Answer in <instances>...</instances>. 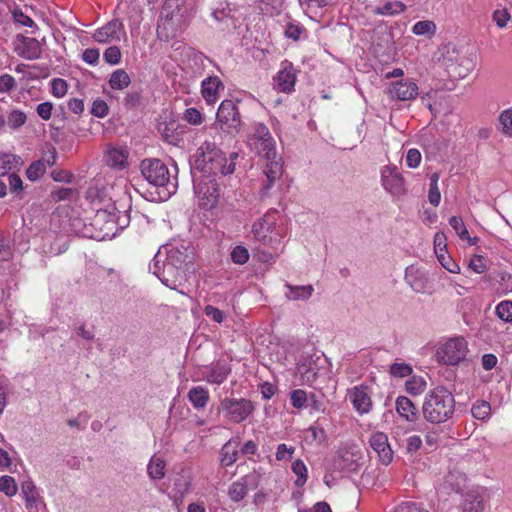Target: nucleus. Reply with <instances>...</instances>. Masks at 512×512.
<instances>
[{"label":"nucleus","instance_id":"46","mask_svg":"<svg viewBox=\"0 0 512 512\" xmlns=\"http://www.w3.org/2000/svg\"><path fill=\"white\" fill-rule=\"evenodd\" d=\"M260 2L261 10L270 15L279 14L283 6V0H260Z\"/></svg>","mask_w":512,"mask_h":512},{"label":"nucleus","instance_id":"39","mask_svg":"<svg viewBox=\"0 0 512 512\" xmlns=\"http://www.w3.org/2000/svg\"><path fill=\"white\" fill-rule=\"evenodd\" d=\"M406 391L411 395H419L426 388V381L420 376L411 377L405 384Z\"/></svg>","mask_w":512,"mask_h":512},{"label":"nucleus","instance_id":"13","mask_svg":"<svg viewBox=\"0 0 512 512\" xmlns=\"http://www.w3.org/2000/svg\"><path fill=\"white\" fill-rule=\"evenodd\" d=\"M381 181L391 195L400 196L406 192L405 180L395 165H386L381 169Z\"/></svg>","mask_w":512,"mask_h":512},{"label":"nucleus","instance_id":"40","mask_svg":"<svg viewBox=\"0 0 512 512\" xmlns=\"http://www.w3.org/2000/svg\"><path fill=\"white\" fill-rule=\"evenodd\" d=\"M412 32L415 35L432 36L436 32V25L433 21L430 20L419 21L413 25Z\"/></svg>","mask_w":512,"mask_h":512},{"label":"nucleus","instance_id":"2","mask_svg":"<svg viewBox=\"0 0 512 512\" xmlns=\"http://www.w3.org/2000/svg\"><path fill=\"white\" fill-rule=\"evenodd\" d=\"M455 412V399L451 391L444 386L429 390L424 398L422 414L432 424H440L452 418Z\"/></svg>","mask_w":512,"mask_h":512},{"label":"nucleus","instance_id":"52","mask_svg":"<svg viewBox=\"0 0 512 512\" xmlns=\"http://www.w3.org/2000/svg\"><path fill=\"white\" fill-rule=\"evenodd\" d=\"M500 124L504 134L512 137V110L503 111L499 116Z\"/></svg>","mask_w":512,"mask_h":512},{"label":"nucleus","instance_id":"38","mask_svg":"<svg viewBox=\"0 0 512 512\" xmlns=\"http://www.w3.org/2000/svg\"><path fill=\"white\" fill-rule=\"evenodd\" d=\"M292 471L297 475L295 485L302 487L307 481L308 471L307 467L301 459H297L292 463Z\"/></svg>","mask_w":512,"mask_h":512},{"label":"nucleus","instance_id":"57","mask_svg":"<svg viewBox=\"0 0 512 512\" xmlns=\"http://www.w3.org/2000/svg\"><path fill=\"white\" fill-rule=\"evenodd\" d=\"M13 19L16 23L25 27H34L35 22L26 15L21 9H14L12 12Z\"/></svg>","mask_w":512,"mask_h":512},{"label":"nucleus","instance_id":"61","mask_svg":"<svg viewBox=\"0 0 512 512\" xmlns=\"http://www.w3.org/2000/svg\"><path fill=\"white\" fill-rule=\"evenodd\" d=\"M75 190L72 188H57L51 192V197L54 201L59 202L70 199Z\"/></svg>","mask_w":512,"mask_h":512},{"label":"nucleus","instance_id":"10","mask_svg":"<svg viewBox=\"0 0 512 512\" xmlns=\"http://www.w3.org/2000/svg\"><path fill=\"white\" fill-rule=\"evenodd\" d=\"M468 352L467 342L463 337L451 338L436 350V359L445 365H457L465 359Z\"/></svg>","mask_w":512,"mask_h":512},{"label":"nucleus","instance_id":"24","mask_svg":"<svg viewBox=\"0 0 512 512\" xmlns=\"http://www.w3.org/2000/svg\"><path fill=\"white\" fill-rule=\"evenodd\" d=\"M22 46L19 55L28 60L38 59L41 55V46L37 39L21 37Z\"/></svg>","mask_w":512,"mask_h":512},{"label":"nucleus","instance_id":"56","mask_svg":"<svg viewBox=\"0 0 512 512\" xmlns=\"http://www.w3.org/2000/svg\"><path fill=\"white\" fill-rule=\"evenodd\" d=\"M90 112L93 116L104 118L108 114V105L104 100L96 99Z\"/></svg>","mask_w":512,"mask_h":512},{"label":"nucleus","instance_id":"9","mask_svg":"<svg viewBox=\"0 0 512 512\" xmlns=\"http://www.w3.org/2000/svg\"><path fill=\"white\" fill-rule=\"evenodd\" d=\"M218 409L230 422L241 423L253 413L255 406L249 399L226 397L221 400Z\"/></svg>","mask_w":512,"mask_h":512},{"label":"nucleus","instance_id":"50","mask_svg":"<svg viewBox=\"0 0 512 512\" xmlns=\"http://www.w3.org/2000/svg\"><path fill=\"white\" fill-rule=\"evenodd\" d=\"M190 481L180 476L174 480L173 491L179 494L180 501H183L185 494L189 491Z\"/></svg>","mask_w":512,"mask_h":512},{"label":"nucleus","instance_id":"36","mask_svg":"<svg viewBox=\"0 0 512 512\" xmlns=\"http://www.w3.org/2000/svg\"><path fill=\"white\" fill-rule=\"evenodd\" d=\"M238 452L235 448H233L230 442H227L223 445L221 449V459L220 463L224 467H228L233 465L237 461Z\"/></svg>","mask_w":512,"mask_h":512},{"label":"nucleus","instance_id":"47","mask_svg":"<svg viewBox=\"0 0 512 512\" xmlns=\"http://www.w3.org/2000/svg\"><path fill=\"white\" fill-rule=\"evenodd\" d=\"M305 32V28L298 23L289 22L286 25L284 34L287 38L293 39L294 41H298L302 33Z\"/></svg>","mask_w":512,"mask_h":512},{"label":"nucleus","instance_id":"62","mask_svg":"<svg viewBox=\"0 0 512 512\" xmlns=\"http://www.w3.org/2000/svg\"><path fill=\"white\" fill-rule=\"evenodd\" d=\"M438 260L441 265L451 273H459L460 267L455 263L450 256L446 254H438Z\"/></svg>","mask_w":512,"mask_h":512},{"label":"nucleus","instance_id":"49","mask_svg":"<svg viewBox=\"0 0 512 512\" xmlns=\"http://www.w3.org/2000/svg\"><path fill=\"white\" fill-rule=\"evenodd\" d=\"M231 260L235 264L243 265L249 260L248 250L241 245L236 246L231 252Z\"/></svg>","mask_w":512,"mask_h":512},{"label":"nucleus","instance_id":"20","mask_svg":"<svg viewBox=\"0 0 512 512\" xmlns=\"http://www.w3.org/2000/svg\"><path fill=\"white\" fill-rule=\"evenodd\" d=\"M220 90H224V84L217 76H209L201 83V94L207 104L218 100Z\"/></svg>","mask_w":512,"mask_h":512},{"label":"nucleus","instance_id":"22","mask_svg":"<svg viewBox=\"0 0 512 512\" xmlns=\"http://www.w3.org/2000/svg\"><path fill=\"white\" fill-rule=\"evenodd\" d=\"M405 281L413 291L421 293L425 291L428 278L421 270L410 266L405 270Z\"/></svg>","mask_w":512,"mask_h":512},{"label":"nucleus","instance_id":"18","mask_svg":"<svg viewBox=\"0 0 512 512\" xmlns=\"http://www.w3.org/2000/svg\"><path fill=\"white\" fill-rule=\"evenodd\" d=\"M349 399L354 409L360 414L368 413L372 407V400L367 392V387L355 386L349 391Z\"/></svg>","mask_w":512,"mask_h":512},{"label":"nucleus","instance_id":"60","mask_svg":"<svg viewBox=\"0 0 512 512\" xmlns=\"http://www.w3.org/2000/svg\"><path fill=\"white\" fill-rule=\"evenodd\" d=\"M421 153L418 149H409L406 155V165L409 168H417L421 163Z\"/></svg>","mask_w":512,"mask_h":512},{"label":"nucleus","instance_id":"5","mask_svg":"<svg viewBox=\"0 0 512 512\" xmlns=\"http://www.w3.org/2000/svg\"><path fill=\"white\" fill-rule=\"evenodd\" d=\"M142 175L152 185L162 189L163 198L174 195L178 189V167L174 166L175 175H172L168 167L160 159H144L140 165Z\"/></svg>","mask_w":512,"mask_h":512},{"label":"nucleus","instance_id":"29","mask_svg":"<svg viewBox=\"0 0 512 512\" xmlns=\"http://www.w3.org/2000/svg\"><path fill=\"white\" fill-rule=\"evenodd\" d=\"M188 399L196 409L204 408L209 400L207 389L202 386H196L188 392Z\"/></svg>","mask_w":512,"mask_h":512},{"label":"nucleus","instance_id":"23","mask_svg":"<svg viewBox=\"0 0 512 512\" xmlns=\"http://www.w3.org/2000/svg\"><path fill=\"white\" fill-rule=\"evenodd\" d=\"M396 410L407 421L414 422L417 419L418 410L414 403L406 396H399L396 399Z\"/></svg>","mask_w":512,"mask_h":512},{"label":"nucleus","instance_id":"19","mask_svg":"<svg viewBox=\"0 0 512 512\" xmlns=\"http://www.w3.org/2000/svg\"><path fill=\"white\" fill-rule=\"evenodd\" d=\"M296 82V75L293 65L289 61L282 62V68L275 77V83L282 92L289 93L293 90Z\"/></svg>","mask_w":512,"mask_h":512},{"label":"nucleus","instance_id":"16","mask_svg":"<svg viewBox=\"0 0 512 512\" xmlns=\"http://www.w3.org/2000/svg\"><path fill=\"white\" fill-rule=\"evenodd\" d=\"M231 366L228 363L218 361L203 370V380L210 384L221 385L231 374Z\"/></svg>","mask_w":512,"mask_h":512},{"label":"nucleus","instance_id":"43","mask_svg":"<svg viewBox=\"0 0 512 512\" xmlns=\"http://www.w3.org/2000/svg\"><path fill=\"white\" fill-rule=\"evenodd\" d=\"M496 315L503 321L512 322V301L504 300L496 306Z\"/></svg>","mask_w":512,"mask_h":512},{"label":"nucleus","instance_id":"25","mask_svg":"<svg viewBox=\"0 0 512 512\" xmlns=\"http://www.w3.org/2000/svg\"><path fill=\"white\" fill-rule=\"evenodd\" d=\"M128 153L121 148H110L105 156V162L112 168H124L127 162Z\"/></svg>","mask_w":512,"mask_h":512},{"label":"nucleus","instance_id":"17","mask_svg":"<svg viewBox=\"0 0 512 512\" xmlns=\"http://www.w3.org/2000/svg\"><path fill=\"white\" fill-rule=\"evenodd\" d=\"M370 445L377 453L379 460L384 465H388L393 460V451L389 445L388 437L382 432L374 433L370 438Z\"/></svg>","mask_w":512,"mask_h":512},{"label":"nucleus","instance_id":"6","mask_svg":"<svg viewBox=\"0 0 512 512\" xmlns=\"http://www.w3.org/2000/svg\"><path fill=\"white\" fill-rule=\"evenodd\" d=\"M276 213L275 210L268 212L262 218L254 222L252 234L258 242L273 249L277 256L279 252L282 251V237L276 227Z\"/></svg>","mask_w":512,"mask_h":512},{"label":"nucleus","instance_id":"48","mask_svg":"<svg viewBox=\"0 0 512 512\" xmlns=\"http://www.w3.org/2000/svg\"><path fill=\"white\" fill-rule=\"evenodd\" d=\"M412 367L407 363H394L390 367V374L397 378H404L412 373Z\"/></svg>","mask_w":512,"mask_h":512},{"label":"nucleus","instance_id":"1","mask_svg":"<svg viewBox=\"0 0 512 512\" xmlns=\"http://www.w3.org/2000/svg\"><path fill=\"white\" fill-rule=\"evenodd\" d=\"M247 143L252 150L262 154L267 161L263 170L266 180L261 187L262 197L267 196L275 181L282 176V158L277 155L275 140L268 127L263 123L254 124L253 132L248 136Z\"/></svg>","mask_w":512,"mask_h":512},{"label":"nucleus","instance_id":"14","mask_svg":"<svg viewBox=\"0 0 512 512\" xmlns=\"http://www.w3.org/2000/svg\"><path fill=\"white\" fill-rule=\"evenodd\" d=\"M122 35H125L123 23L119 19H112L94 32L93 39L101 44H109L120 42Z\"/></svg>","mask_w":512,"mask_h":512},{"label":"nucleus","instance_id":"58","mask_svg":"<svg viewBox=\"0 0 512 512\" xmlns=\"http://www.w3.org/2000/svg\"><path fill=\"white\" fill-rule=\"evenodd\" d=\"M204 313L207 317L216 323H222L225 319V314L222 310L212 305H207L204 308Z\"/></svg>","mask_w":512,"mask_h":512},{"label":"nucleus","instance_id":"3","mask_svg":"<svg viewBox=\"0 0 512 512\" xmlns=\"http://www.w3.org/2000/svg\"><path fill=\"white\" fill-rule=\"evenodd\" d=\"M194 168L204 176H226L234 172L235 163H228L224 153L215 143L206 141L196 151Z\"/></svg>","mask_w":512,"mask_h":512},{"label":"nucleus","instance_id":"8","mask_svg":"<svg viewBox=\"0 0 512 512\" xmlns=\"http://www.w3.org/2000/svg\"><path fill=\"white\" fill-rule=\"evenodd\" d=\"M238 101L225 99L218 107L216 125L229 135H236L242 127V119L238 109Z\"/></svg>","mask_w":512,"mask_h":512},{"label":"nucleus","instance_id":"31","mask_svg":"<svg viewBox=\"0 0 512 512\" xmlns=\"http://www.w3.org/2000/svg\"><path fill=\"white\" fill-rule=\"evenodd\" d=\"M131 83L130 76L124 69L115 70L109 78V85L113 90H123Z\"/></svg>","mask_w":512,"mask_h":512},{"label":"nucleus","instance_id":"12","mask_svg":"<svg viewBox=\"0 0 512 512\" xmlns=\"http://www.w3.org/2000/svg\"><path fill=\"white\" fill-rule=\"evenodd\" d=\"M194 192L200 200L201 206L205 208L214 207L219 197L216 177L201 175L198 179H194Z\"/></svg>","mask_w":512,"mask_h":512},{"label":"nucleus","instance_id":"54","mask_svg":"<svg viewBox=\"0 0 512 512\" xmlns=\"http://www.w3.org/2000/svg\"><path fill=\"white\" fill-rule=\"evenodd\" d=\"M51 88L52 94L57 98H61L67 93L68 85L64 79L55 78L51 82Z\"/></svg>","mask_w":512,"mask_h":512},{"label":"nucleus","instance_id":"33","mask_svg":"<svg viewBox=\"0 0 512 512\" xmlns=\"http://www.w3.org/2000/svg\"><path fill=\"white\" fill-rule=\"evenodd\" d=\"M472 416L481 421H487L491 415V405L485 400H477L471 407Z\"/></svg>","mask_w":512,"mask_h":512},{"label":"nucleus","instance_id":"27","mask_svg":"<svg viewBox=\"0 0 512 512\" xmlns=\"http://www.w3.org/2000/svg\"><path fill=\"white\" fill-rule=\"evenodd\" d=\"M406 8L401 1H388L383 6L375 7L373 13L381 16H395L403 13Z\"/></svg>","mask_w":512,"mask_h":512},{"label":"nucleus","instance_id":"11","mask_svg":"<svg viewBox=\"0 0 512 512\" xmlns=\"http://www.w3.org/2000/svg\"><path fill=\"white\" fill-rule=\"evenodd\" d=\"M195 253L194 248L189 243L171 244L166 248V261L174 267L182 268L188 274L194 269Z\"/></svg>","mask_w":512,"mask_h":512},{"label":"nucleus","instance_id":"15","mask_svg":"<svg viewBox=\"0 0 512 512\" xmlns=\"http://www.w3.org/2000/svg\"><path fill=\"white\" fill-rule=\"evenodd\" d=\"M418 90L416 82L406 78L391 82L387 93L392 99L410 101L416 98Z\"/></svg>","mask_w":512,"mask_h":512},{"label":"nucleus","instance_id":"4","mask_svg":"<svg viewBox=\"0 0 512 512\" xmlns=\"http://www.w3.org/2000/svg\"><path fill=\"white\" fill-rule=\"evenodd\" d=\"M188 24L189 17L184 0H165L157 27L158 38L168 42L182 33Z\"/></svg>","mask_w":512,"mask_h":512},{"label":"nucleus","instance_id":"51","mask_svg":"<svg viewBox=\"0 0 512 512\" xmlns=\"http://www.w3.org/2000/svg\"><path fill=\"white\" fill-rule=\"evenodd\" d=\"M183 118L191 125H200L204 120L202 113L193 107L184 111Z\"/></svg>","mask_w":512,"mask_h":512},{"label":"nucleus","instance_id":"32","mask_svg":"<svg viewBox=\"0 0 512 512\" xmlns=\"http://www.w3.org/2000/svg\"><path fill=\"white\" fill-rule=\"evenodd\" d=\"M248 493L247 478H242L240 481L233 482L228 490V495L234 502L243 500Z\"/></svg>","mask_w":512,"mask_h":512},{"label":"nucleus","instance_id":"7","mask_svg":"<svg viewBox=\"0 0 512 512\" xmlns=\"http://www.w3.org/2000/svg\"><path fill=\"white\" fill-rule=\"evenodd\" d=\"M159 257L160 252L154 256L153 262L149 266L150 271L157 276L165 286L173 290H178V288L183 286L187 281L189 274L182 268L174 267V265L166 260L160 265L161 260Z\"/></svg>","mask_w":512,"mask_h":512},{"label":"nucleus","instance_id":"42","mask_svg":"<svg viewBox=\"0 0 512 512\" xmlns=\"http://www.w3.org/2000/svg\"><path fill=\"white\" fill-rule=\"evenodd\" d=\"M18 487L12 476L4 475L0 478V492L11 497L17 493Z\"/></svg>","mask_w":512,"mask_h":512},{"label":"nucleus","instance_id":"55","mask_svg":"<svg viewBox=\"0 0 512 512\" xmlns=\"http://www.w3.org/2000/svg\"><path fill=\"white\" fill-rule=\"evenodd\" d=\"M290 399L292 406L295 408H303L309 400L306 392L301 389L294 390Z\"/></svg>","mask_w":512,"mask_h":512},{"label":"nucleus","instance_id":"63","mask_svg":"<svg viewBox=\"0 0 512 512\" xmlns=\"http://www.w3.org/2000/svg\"><path fill=\"white\" fill-rule=\"evenodd\" d=\"M9 187L12 193H15L17 196L20 195L23 191V181L20 176L16 173H12L8 177Z\"/></svg>","mask_w":512,"mask_h":512},{"label":"nucleus","instance_id":"26","mask_svg":"<svg viewBox=\"0 0 512 512\" xmlns=\"http://www.w3.org/2000/svg\"><path fill=\"white\" fill-rule=\"evenodd\" d=\"M287 288L286 297L289 300H308L314 291L312 285L293 286L289 283L285 284Z\"/></svg>","mask_w":512,"mask_h":512},{"label":"nucleus","instance_id":"30","mask_svg":"<svg viewBox=\"0 0 512 512\" xmlns=\"http://www.w3.org/2000/svg\"><path fill=\"white\" fill-rule=\"evenodd\" d=\"M23 165V160L20 156L10 153L0 154V176H4L8 171L13 168H18Z\"/></svg>","mask_w":512,"mask_h":512},{"label":"nucleus","instance_id":"45","mask_svg":"<svg viewBox=\"0 0 512 512\" xmlns=\"http://www.w3.org/2000/svg\"><path fill=\"white\" fill-rule=\"evenodd\" d=\"M121 56H122V54H121L120 48L115 45L108 47L104 51V54H103V58H104L105 62L110 65L119 64L121 61Z\"/></svg>","mask_w":512,"mask_h":512},{"label":"nucleus","instance_id":"34","mask_svg":"<svg viewBox=\"0 0 512 512\" xmlns=\"http://www.w3.org/2000/svg\"><path fill=\"white\" fill-rule=\"evenodd\" d=\"M449 224L450 226L454 229V231L456 232V234L460 237V239L462 240H468L469 244L470 245H475L476 244V238L474 239H471L470 236H469V232L462 220L461 217H457V216H452L450 219H449Z\"/></svg>","mask_w":512,"mask_h":512},{"label":"nucleus","instance_id":"44","mask_svg":"<svg viewBox=\"0 0 512 512\" xmlns=\"http://www.w3.org/2000/svg\"><path fill=\"white\" fill-rule=\"evenodd\" d=\"M26 122V115L20 110H12L8 114L7 123L10 128L18 129L23 126Z\"/></svg>","mask_w":512,"mask_h":512},{"label":"nucleus","instance_id":"35","mask_svg":"<svg viewBox=\"0 0 512 512\" xmlns=\"http://www.w3.org/2000/svg\"><path fill=\"white\" fill-rule=\"evenodd\" d=\"M46 173V163L42 160L33 161L26 169L25 175L31 182H36Z\"/></svg>","mask_w":512,"mask_h":512},{"label":"nucleus","instance_id":"21","mask_svg":"<svg viewBox=\"0 0 512 512\" xmlns=\"http://www.w3.org/2000/svg\"><path fill=\"white\" fill-rule=\"evenodd\" d=\"M21 493L25 498L26 508L31 512H38V508L43 504V501L39 495L37 487L31 480H27L22 483Z\"/></svg>","mask_w":512,"mask_h":512},{"label":"nucleus","instance_id":"53","mask_svg":"<svg viewBox=\"0 0 512 512\" xmlns=\"http://www.w3.org/2000/svg\"><path fill=\"white\" fill-rule=\"evenodd\" d=\"M493 21L499 28H504L508 21L511 19V15L507 9H496L492 15Z\"/></svg>","mask_w":512,"mask_h":512},{"label":"nucleus","instance_id":"28","mask_svg":"<svg viewBox=\"0 0 512 512\" xmlns=\"http://www.w3.org/2000/svg\"><path fill=\"white\" fill-rule=\"evenodd\" d=\"M165 467V461L154 455L147 465V474L152 480H161L166 475Z\"/></svg>","mask_w":512,"mask_h":512},{"label":"nucleus","instance_id":"41","mask_svg":"<svg viewBox=\"0 0 512 512\" xmlns=\"http://www.w3.org/2000/svg\"><path fill=\"white\" fill-rule=\"evenodd\" d=\"M497 282L499 284L497 293L500 295H506L512 292V274L507 272H501L497 275Z\"/></svg>","mask_w":512,"mask_h":512},{"label":"nucleus","instance_id":"37","mask_svg":"<svg viewBox=\"0 0 512 512\" xmlns=\"http://www.w3.org/2000/svg\"><path fill=\"white\" fill-rule=\"evenodd\" d=\"M438 181L439 174L435 172L430 176V188L428 192L429 202L435 207L438 206L441 201V193L438 188Z\"/></svg>","mask_w":512,"mask_h":512},{"label":"nucleus","instance_id":"59","mask_svg":"<svg viewBox=\"0 0 512 512\" xmlns=\"http://www.w3.org/2000/svg\"><path fill=\"white\" fill-rule=\"evenodd\" d=\"M294 452H295L294 446H288L285 443H281L277 446V451H276L275 456L278 461H282L285 459H291Z\"/></svg>","mask_w":512,"mask_h":512},{"label":"nucleus","instance_id":"64","mask_svg":"<svg viewBox=\"0 0 512 512\" xmlns=\"http://www.w3.org/2000/svg\"><path fill=\"white\" fill-rule=\"evenodd\" d=\"M469 268H471L476 273H483L487 269L485 258L481 255H475L470 260Z\"/></svg>","mask_w":512,"mask_h":512}]
</instances>
